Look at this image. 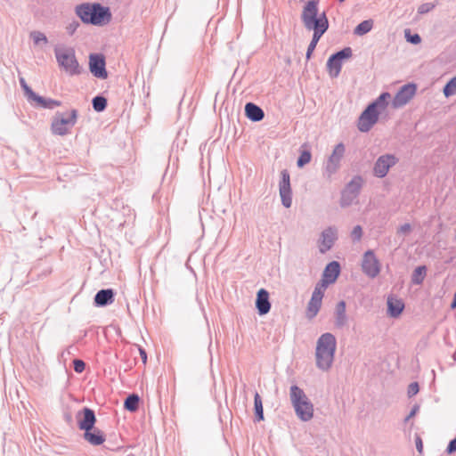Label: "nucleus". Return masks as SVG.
Here are the masks:
<instances>
[{
  "instance_id": "obj_1",
  "label": "nucleus",
  "mask_w": 456,
  "mask_h": 456,
  "mask_svg": "<svg viewBox=\"0 0 456 456\" xmlns=\"http://www.w3.org/2000/svg\"><path fill=\"white\" fill-rule=\"evenodd\" d=\"M337 348V339L332 333L322 334L316 342L315 364L322 370L328 371L333 365Z\"/></svg>"
},
{
  "instance_id": "obj_2",
  "label": "nucleus",
  "mask_w": 456,
  "mask_h": 456,
  "mask_svg": "<svg viewBox=\"0 0 456 456\" xmlns=\"http://www.w3.org/2000/svg\"><path fill=\"white\" fill-rule=\"evenodd\" d=\"M319 0L308 1L303 8L301 20L307 30L314 35L322 36L329 28V20L325 12L319 13Z\"/></svg>"
},
{
  "instance_id": "obj_3",
  "label": "nucleus",
  "mask_w": 456,
  "mask_h": 456,
  "mask_svg": "<svg viewBox=\"0 0 456 456\" xmlns=\"http://www.w3.org/2000/svg\"><path fill=\"white\" fill-rule=\"evenodd\" d=\"M390 98V94L384 92L367 106L358 118L357 127L359 131L367 133L372 128L379 120V113L387 109Z\"/></svg>"
},
{
  "instance_id": "obj_4",
  "label": "nucleus",
  "mask_w": 456,
  "mask_h": 456,
  "mask_svg": "<svg viewBox=\"0 0 456 456\" xmlns=\"http://www.w3.org/2000/svg\"><path fill=\"white\" fill-rule=\"evenodd\" d=\"M289 398L297 417L304 422L311 420L314 417V404L302 388L292 385L289 388Z\"/></svg>"
},
{
  "instance_id": "obj_5",
  "label": "nucleus",
  "mask_w": 456,
  "mask_h": 456,
  "mask_svg": "<svg viewBox=\"0 0 456 456\" xmlns=\"http://www.w3.org/2000/svg\"><path fill=\"white\" fill-rule=\"evenodd\" d=\"M54 55L60 68L68 75L77 76L81 73L74 48L57 45L54 47Z\"/></svg>"
},
{
  "instance_id": "obj_6",
  "label": "nucleus",
  "mask_w": 456,
  "mask_h": 456,
  "mask_svg": "<svg viewBox=\"0 0 456 456\" xmlns=\"http://www.w3.org/2000/svg\"><path fill=\"white\" fill-rule=\"evenodd\" d=\"M78 112L76 109L69 112L57 111L52 118L50 129L53 135L65 136L69 134L70 129L77 124Z\"/></svg>"
},
{
  "instance_id": "obj_7",
  "label": "nucleus",
  "mask_w": 456,
  "mask_h": 456,
  "mask_svg": "<svg viewBox=\"0 0 456 456\" xmlns=\"http://www.w3.org/2000/svg\"><path fill=\"white\" fill-rule=\"evenodd\" d=\"M346 153V146L343 142L336 144L323 166L322 175L327 180H331L333 175L339 170L341 161Z\"/></svg>"
},
{
  "instance_id": "obj_8",
  "label": "nucleus",
  "mask_w": 456,
  "mask_h": 456,
  "mask_svg": "<svg viewBox=\"0 0 456 456\" xmlns=\"http://www.w3.org/2000/svg\"><path fill=\"white\" fill-rule=\"evenodd\" d=\"M351 56L352 49L350 47H345L331 54L327 61V69L330 76L333 78L338 77L341 71L343 61L349 59Z\"/></svg>"
},
{
  "instance_id": "obj_9",
  "label": "nucleus",
  "mask_w": 456,
  "mask_h": 456,
  "mask_svg": "<svg viewBox=\"0 0 456 456\" xmlns=\"http://www.w3.org/2000/svg\"><path fill=\"white\" fill-rule=\"evenodd\" d=\"M398 162V159L394 154H383L379 156L373 166V175L378 178H384L389 169Z\"/></svg>"
},
{
  "instance_id": "obj_10",
  "label": "nucleus",
  "mask_w": 456,
  "mask_h": 456,
  "mask_svg": "<svg viewBox=\"0 0 456 456\" xmlns=\"http://www.w3.org/2000/svg\"><path fill=\"white\" fill-rule=\"evenodd\" d=\"M416 91L415 84L410 83L403 86L392 100L393 108L399 109L406 105L413 98Z\"/></svg>"
},
{
  "instance_id": "obj_11",
  "label": "nucleus",
  "mask_w": 456,
  "mask_h": 456,
  "mask_svg": "<svg viewBox=\"0 0 456 456\" xmlns=\"http://www.w3.org/2000/svg\"><path fill=\"white\" fill-rule=\"evenodd\" d=\"M362 269L364 274L371 279L376 278L379 274V261L372 250H367L364 253L362 261Z\"/></svg>"
},
{
  "instance_id": "obj_12",
  "label": "nucleus",
  "mask_w": 456,
  "mask_h": 456,
  "mask_svg": "<svg viewBox=\"0 0 456 456\" xmlns=\"http://www.w3.org/2000/svg\"><path fill=\"white\" fill-rule=\"evenodd\" d=\"M90 72L97 78L105 79L108 77L105 57L102 53H91L89 55Z\"/></svg>"
},
{
  "instance_id": "obj_13",
  "label": "nucleus",
  "mask_w": 456,
  "mask_h": 456,
  "mask_svg": "<svg viewBox=\"0 0 456 456\" xmlns=\"http://www.w3.org/2000/svg\"><path fill=\"white\" fill-rule=\"evenodd\" d=\"M281 179L279 184V192L282 205L289 208L292 204V191L290 187V176L288 170L283 169L281 172Z\"/></svg>"
},
{
  "instance_id": "obj_14",
  "label": "nucleus",
  "mask_w": 456,
  "mask_h": 456,
  "mask_svg": "<svg viewBox=\"0 0 456 456\" xmlns=\"http://www.w3.org/2000/svg\"><path fill=\"white\" fill-rule=\"evenodd\" d=\"M111 20V12L109 7L102 6L99 3L91 4L90 24L102 25Z\"/></svg>"
},
{
  "instance_id": "obj_15",
  "label": "nucleus",
  "mask_w": 456,
  "mask_h": 456,
  "mask_svg": "<svg viewBox=\"0 0 456 456\" xmlns=\"http://www.w3.org/2000/svg\"><path fill=\"white\" fill-rule=\"evenodd\" d=\"M337 240V229L330 226L322 231L319 240V251L322 254L329 251Z\"/></svg>"
},
{
  "instance_id": "obj_16",
  "label": "nucleus",
  "mask_w": 456,
  "mask_h": 456,
  "mask_svg": "<svg viewBox=\"0 0 456 456\" xmlns=\"http://www.w3.org/2000/svg\"><path fill=\"white\" fill-rule=\"evenodd\" d=\"M77 418L78 419V428L84 431L92 429L96 422L94 411L86 407L77 412Z\"/></svg>"
},
{
  "instance_id": "obj_17",
  "label": "nucleus",
  "mask_w": 456,
  "mask_h": 456,
  "mask_svg": "<svg viewBox=\"0 0 456 456\" xmlns=\"http://www.w3.org/2000/svg\"><path fill=\"white\" fill-rule=\"evenodd\" d=\"M340 273V265L337 261L329 263L324 268L322 278L320 282L325 284L327 287L334 283Z\"/></svg>"
},
{
  "instance_id": "obj_18",
  "label": "nucleus",
  "mask_w": 456,
  "mask_h": 456,
  "mask_svg": "<svg viewBox=\"0 0 456 456\" xmlns=\"http://www.w3.org/2000/svg\"><path fill=\"white\" fill-rule=\"evenodd\" d=\"M256 307L259 315L266 314L271 309L269 293L265 289H259L256 294Z\"/></svg>"
},
{
  "instance_id": "obj_19",
  "label": "nucleus",
  "mask_w": 456,
  "mask_h": 456,
  "mask_svg": "<svg viewBox=\"0 0 456 456\" xmlns=\"http://www.w3.org/2000/svg\"><path fill=\"white\" fill-rule=\"evenodd\" d=\"M334 315V324L338 329H342L347 325L348 316L346 314L345 301L342 300L337 304Z\"/></svg>"
},
{
  "instance_id": "obj_20",
  "label": "nucleus",
  "mask_w": 456,
  "mask_h": 456,
  "mask_svg": "<svg viewBox=\"0 0 456 456\" xmlns=\"http://www.w3.org/2000/svg\"><path fill=\"white\" fill-rule=\"evenodd\" d=\"M84 439L90 444L91 445L97 446L101 445L105 441V436L98 428H94V427L92 429H88L87 431H85L84 433Z\"/></svg>"
},
{
  "instance_id": "obj_21",
  "label": "nucleus",
  "mask_w": 456,
  "mask_h": 456,
  "mask_svg": "<svg viewBox=\"0 0 456 456\" xmlns=\"http://www.w3.org/2000/svg\"><path fill=\"white\" fill-rule=\"evenodd\" d=\"M114 301V292L111 289H101L94 296L96 306H106Z\"/></svg>"
},
{
  "instance_id": "obj_22",
  "label": "nucleus",
  "mask_w": 456,
  "mask_h": 456,
  "mask_svg": "<svg viewBox=\"0 0 456 456\" xmlns=\"http://www.w3.org/2000/svg\"><path fill=\"white\" fill-rule=\"evenodd\" d=\"M245 114L247 118L253 122L261 121L265 117L264 110L253 102L246 103Z\"/></svg>"
},
{
  "instance_id": "obj_23",
  "label": "nucleus",
  "mask_w": 456,
  "mask_h": 456,
  "mask_svg": "<svg viewBox=\"0 0 456 456\" xmlns=\"http://www.w3.org/2000/svg\"><path fill=\"white\" fill-rule=\"evenodd\" d=\"M31 101L36 102V106L45 110H54L61 105V102L60 101L52 98H45L37 94Z\"/></svg>"
},
{
  "instance_id": "obj_24",
  "label": "nucleus",
  "mask_w": 456,
  "mask_h": 456,
  "mask_svg": "<svg viewBox=\"0 0 456 456\" xmlns=\"http://www.w3.org/2000/svg\"><path fill=\"white\" fill-rule=\"evenodd\" d=\"M404 308L403 303L396 298L388 297L387 299V313L392 317L399 316Z\"/></svg>"
},
{
  "instance_id": "obj_25",
  "label": "nucleus",
  "mask_w": 456,
  "mask_h": 456,
  "mask_svg": "<svg viewBox=\"0 0 456 456\" xmlns=\"http://www.w3.org/2000/svg\"><path fill=\"white\" fill-rule=\"evenodd\" d=\"M76 14L79 17L82 22L86 24H90V16H91V4L84 3L78 4L75 8Z\"/></svg>"
},
{
  "instance_id": "obj_26",
  "label": "nucleus",
  "mask_w": 456,
  "mask_h": 456,
  "mask_svg": "<svg viewBox=\"0 0 456 456\" xmlns=\"http://www.w3.org/2000/svg\"><path fill=\"white\" fill-rule=\"evenodd\" d=\"M363 178L357 175H354L346 185L345 189L348 191V192L355 194L357 197L361 192V189L363 185Z\"/></svg>"
},
{
  "instance_id": "obj_27",
  "label": "nucleus",
  "mask_w": 456,
  "mask_h": 456,
  "mask_svg": "<svg viewBox=\"0 0 456 456\" xmlns=\"http://www.w3.org/2000/svg\"><path fill=\"white\" fill-rule=\"evenodd\" d=\"M140 398L136 394L129 395L124 403V407L126 411L134 412L138 409Z\"/></svg>"
},
{
  "instance_id": "obj_28",
  "label": "nucleus",
  "mask_w": 456,
  "mask_h": 456,
  "mask_svg": "<svg viewBox=\"0 0 456 456\" xmlns=\"http://www.w3.org/2000/svg\"><path fill=\"white\" fill-rule=\"evenodd\" d=\"M254 408H255L256 421L264 420L263 403H262V399L258 393H256L255 396H254Z\"/></svg>"
},
{
  "instance_id": "obj_29",
  "label": "nucleus",
  "mask_w": 456,
  "mask_h": 456,
  "mask_svg": "<svg viewBox=\"0 0 456 456\" xmlns=\"http://www.w3.org/2000/svg\"><path fill=\"white\" fill-rule=\"evenodd\" d=\"M29 37L33 40L35 45L45 46L48 44L46 36L41 31H31Z\"/></svg>"
},
{
  "instance_id": "obj_30",
  "label": "nucleus",
  "mask_w": 456,
  "mask_h": 456,
  "mask_svg": "<svg viewBox=\"0 0 456 456\" xmlns=\"http://www.w3.org/2000/svg\"><path fill=\"white\" fill-rule=\"evenodd\" d=\"M372 27L373 21L371 20H366L362 21L355 27L354 33L358 36H362L370 32Z\"/></svg>"
},
{
  "instance_id": "obj_31",
  "label": "nucleus",
  "mask_w": 456,
  "mask_h": 456,
  "mask_svg": "<svg viewBox=\"0 0 456 456\" xmlns=\"http://www.w3.org/2000/svg\"><path fill=\"white\" fill-rule=\"evenodd\" d=\"M427 268L425 265L418 266L411 276V281L414 284H421L424 281V278L426 276Z\"/></svg>"
},
{
  "instance_id": "obj_32",
  "label": "nucleus",
  "mask_w": 456,
  "mask_h": 456,
  "mask_svg": "<svg viewBox=\"0 0 456 456\" xmlns=\"http://www.w3.org/2000/svg\"><path fill=\"white\" fill-rule=\"evenodd\" d=\"M357 198L355 194L348 192V191L344 189L341 192L340 206L342 208L348 207L352 205Z\"/></svg>"
},
{
  "instance_id": "obj_33",
  "label": "nucleus",
  "mask_w": 456,
  "mask_h": 456,
  "mask_svg": "<svg viewBox=\"0 0 456 456\" xmlns=\"http://www.w3.org/2000/svg\"><path fill=\"white\" fill-rule=\"evenodd\" d=\"M92 104L95 111L102 112L107 107V99L103 96L97 95L93 98Z\"/></svg>"
},
{
  "instance_id": "obj_34",
  "label": "nucleus",
  "mask_w": 456,
  "mask_h": 456,
  "mask_svg": "<svg viewBox=\"0 0 456 456\" xmlns=\"http://www.w3.org/2000/svg\"><path fill=\"white\" fill-rule=\"evenodd\" d=\"M322 306V301H314V299H310L307 305V316L312 319L315 317L320 311Z\"/></svg>"
},
{
  "instance_id": "obj_35",
  "label": "nucleus",
  "mask_w": 456,
  "mask_h": 456,
  "mask_svg": "<svg viewBox=\"0 0 456 456\" xmlns=\"http://www.w3.org/2000/svg\"><path fill=\"white\" fill-rule=\"evenodd\" d=\"M326 289L327 286L325 284L318 282L313 291L311 299H314V301H322V297L324 296V291Z\"/></svg>"
},
{
  "instance_id": "obj_36",
  "label": "nucleus",
  "mask_w": 456,
  "mask_h": 456,
  "mask_svg": "<svg viewBox=\"0 0 456 456\" xmlns=\"http://www.w3.org/2000/svg\"><path fill=\"white\" fill-rule=\"evenodd\" d=\"M444 94L445 97H450L456 94V76L452 77L444 87Z\"/></svg>"
},
{
  "instance_id": "obj_37",
  "label": "nucleus",
  "mask_w": 456,
  "mask_h": 456,
  "mask_svg": "<svg viewBox=\"0 0 456 456\" xmlns=\"http://www.w3.org/2000/svg\"><path fill=\"white\" fill-rule=\"evenodd\" d=\"M321 37H322V36L313 34V38L307 47V51L305 53V58L307 60H309L311 58V55H312L314 50L315 49L316 45Z\"/></svg>"
},
{
  "instance_id": "obj_38",
  "label": "nucleus",
  "mask_w": 456,
  "mask_h": 456,
  "mask_svg": "<svg viewBox=\"0 0 456 456\" xmlns=\"http://www.w3.org/2000/svg\"><path fill=\"white\" fill-rule=\"evenodd\" d=\"M20 84L22 87L27 98L28 101H31L34 96H36V93L28 86L25 79L23 77L20 78Z\"/></svg>"
},
{
  "instance_id": "obj_39",
  "label": "nucleus",
  "mask_w": 456,
  "mask_h": 456,
  "mask_svg": "<svg viewBox=\"0 0 456 456\" xmlns=\"http://www.w3.org/2000/svg\"><path fill=\"white\" fill-rule=\"evenodd\" d=\"M404 37H405L407 42L413 44V45H418L421 42L420 36L419 34H411L410 29L404 30Z\"/></svg>"
},
{
  "instance_id": "obj_40",
  "label": "nucleus",
  "mask_w": 456,
  "mask_h": 456,
  "mask_svg": "<svg viewBox=\"0 0 456 456\" xmlns=\"http://www.w3.org/2000/svg\"><path fill=\"white\" fill-rule=\"evenodd\" d=\"M311 160V153L308 151H304L297 159V165L298 167H303Z\"/></svg>"
},
{
  "instance_id": "obj_41",
  "label": "nucleus",
  "mask_w": 456,
  "mask_h": 456,
  "mask_svg": "<svg viewBox=\"0 0 456 456\" xmlns=\"http://www.w3.org/2000/svg\"><path fill=\"white\" fill-rule=\"evenodd\" d=\"M362 237V228L361 225H355L351 232L353 241H360Z\"/></svg>"
},
{
  "instance_id": "obj_42",
  "label": "nucleus",
  "mask_w": 456,
  "mask_h": 456,
  "mask_svg": "<svg viewBox=\"0 0 456 456\" xmlns=\"http://www.w3.org/2000/svg\"><path fill=\"white\" fill-rule=\"evenodd\" d=\"M435 8V4L432 3H425L419 6L418 12L419 14H425L432 11Z\"/></svg>"
},
{
  "instance_id": "obj_43",
  "label": "nucleus",
  "mask_w": 456,
  "mask_h": 456,
  "mask_svg": "<svg viewBox=\"0 0 456 456\" xmlns=\"http://www.w3.org/2000/svg\"><path fill=\"white\" fill-rule=\"evenodd\" d=\"M79 27V22L73 20L69 22L66 27V31L69 36H72Z\"/></svg>"
},
{
  "instance_id": "obj_44",
  "label": "nucleus",
  "mask_w": 456,
  "mask_h": 456,
  "mask_svg": "<svg viewBox=\"0 0 456 456\" xmlns=\"http://www.w3.org/2000/svg\"><path fill=\"white\" fill-rule=\"evenodd\" d=\"M73 364H74V370L77 373H82L85 370L86 364L82 360L76 359L73 361Z\"/></svg>"
},
{
  "instance_id": "obj_45",
  "label": "nucleus",
  "mask_w": 456,
  "mask_h": 456,
  "mask_svg": "<svg viewBox=\"0 0 456 456\" xmlns=\"http://www.w3.org/2000/svg\"><path fill=\"white\" fill-rule=\"evenodd\" d=\"M419 390V384L417 382H412L409 385L407 394L409 397H411L418 394Z\"/></svg>"
},
{
  "instance_id": "obj_46",
  "label": "nucleus",
  "mask_w": 456,
  "mask_h": 456,
  "mask_svg": "<svg viewBox=\"0 0 456 456\" xmlns=\"http://www.w3.org/2000/svg\"><path fill=\"white\" fill-rule=\"evenodd\" d=\"M411 231V225L410 224L406 223V224H403L401 226H399V228L397 229V234L406 235V234L410 233Z\"/></svg>"
},
{
  "instance_id": "obj_47",
  "label": "nucleus",
  "mask_w": 456,
  "mask_h": 456,
  "mask_svg": "<svg viewBox=\"0 0 456 456\" xmlns=\"http://www.w3.org/2000/svg\"><path fill=\"white\" fill-rule=\"evenodd\" d=\"M455 452H456V437L450 441V443L446 448V452L448 454H452Z\"/></svg>"
},
{
  "instance_id": "obj_48",
  "label": "nucleus",
  "mask_w": 456,
  "mask_h": 456,
  "mask_svg": "<svg viewBox=\"0 0 456 456\" xmlns=\"http://www.w3.org/2000/svg\"><path fill=\"white\" fill-rule=\"evenodd\" d=\"M419 405L418 404H415L412 409L411 410L410 413L406 416V418L404 419V422H407L409 421L410 419H411L412 417H414L416 415V413L419 411Z\"/></svg>"
},
{
  "instance_id": "obj_49",
  "label": "nucleus",
  "mask_w": 456,
  "mask_h": 456,
  "mask_svg": "<svg viewBox=\"0 0 456 456\" xmlns=\"http://www.w3.org/2000/svg\"><path fill=\"white\" fill-rule=\"evenodd\" d=\"M139 352H140V355H141V358L142 360V362L146 363V362H147V354H146L145 350L142 349V347H139Z\"/></svg>"
},
{
  "instance_id": "obj_50",
  "label": "nucleus",
  "mask_w": 456,
  "mask_h": 456,
  "mask_svg": "<svg viewBox=\"0 0 456 456\" xmlns=\"http://www.w3.org/2000/svg\"><path fill=\"white\" fill-rule=\"evenodd\" d=\"M416 447H417V450L421 452L422 451V441L419 437H417L416 439Z\"/></svg>"
},
{
  "instance_id": "obj_51",
  "label": "nucleus",
  "mask_w": 456,
  "mask_h": 456,
  "mask_svg": "<svg viewBox=\"0 0 456 456\" xmlns=\"http://www.w3.org/2000/svg\"><path fill=\"white\" fill-rule=\"evenodd\" d=\"M456 307V298L453 297L452 302L451 303V308L454 309Z\"/></svg>"
},
{
  "instance_id": "obj_52",
  "label": "nucleus",
  "mask_w": 456,
  "mask_h": 456,
  "mask_svg": "<svg viewBox=\"0 0 456 456\" xmlns=\"http://www.w3.org/2000/svg\"><path fill=\"white\" fill-rule=\"evenodd\" d=\"M344 1H345V0H338V2H340V3L344 2Z\"/></svg>"
}]
</instances>
